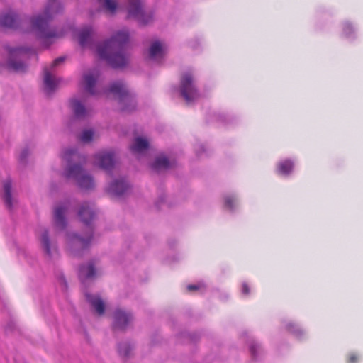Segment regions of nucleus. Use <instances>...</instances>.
<instances>
[{
    "label": "nucleus",
    "instance_id": "nucleus-1",
    "mask_svg": "<svg viewBox=\"0 0 363 363\" xmlns=\"http://www.w3.org/2000/svg\"><path fill=\"white\" fill-rule=\"evenodd\" d=\"M129 40L126 30L117 32L109 40L99 45L97 52L100 58L106 60L114 68L125 66L128 58L123 53V47Z\"/></svg>",
    "mask_w": 363,
    "mask_h": 363
},
{
    "label": "nucleus",
    "instance_id": "nucleus-2",
    "mask_svg": "<svg viewBox=\"0 0 363 363\" xmlns=\"http://www.w3.org/2000/svg\"><path fill=\"white\" fill-rule=\"evenodd\" d=\"M62 6L57 0H49L43 13V16H36L30 20L31 30L35 33L43 44L49 45L52 43V40L62 36V33L55 30H49L48 23L51 18L59 13Z\"/></svg>",
    "mask_w": 363,
    "mask_h": 363
},
{
    "label": "nucleus",
    "instance_id": "nucleus-3",
    "mask_svg": "<svg viewBox=\"0 0 363 363\" xmlns=\"http://www.w3.org/2000/svg\"><path fill=\"white\" fill-rule=\"evenodd\" d=\"M109 91L118 98L123 111H130L135 108V101L122 82L111 84Z\"/></svg>",
    "mask_w": 363,
    "mask_h": 363
},
{
    "label": "nucleus",
    "instance_id": "nucleus-4",
    "mask_svg": "<svg viewBox=\"0 0 363 363\" xmlns=\"http://www.w3.org/2000/svg\"><path fill=\"white\" fill-rule=\"evenodd\" d=\"M179 90L181 95L187 104L199 98V91L194 84V77L190 72L184 73L180 79Z\"/></svg>",
    "mask_w": 363,
    "mask_h": 363
},
{
    "label": "nucleus",
    "instance_id": "nucleus-5",
    "mask_svg": "<svg viewBox=\"0 0 363 363\" xmlns=\"http://www.w3.org/2000/svg\"><path fill=\"white\" fill-rule=\"evenodd\" d=\"M65 177L74 179L78 185L84 189H91L94 186L92 177L84 174L82 167L78 164L69 165L65 172Z\"/></svg>",
    "mask_w": 363,
    "mask_h": 363
},
{
    "label": "nucleus",
    "instance_id": "nucleus-6",
    "mask_svg": "<svg viewBox=\"0 0 363 363\" xmlns=\"http://www.w3.org/2000/svg\"><path fill=\"white\" fill-rule=\"evenodd\" d=\"M128 18L136 19L142 25H147L152 21V14L144 12L141 0H128Z\"/></svg>",
    "mask_w": 363,
    "mask_h": 363
},
{
    "label": "nucleus",
    "instance_id": "nucleus-7",
    "mask_svg": "<svg viewBox=\"0 0 363 363\" xmlns=\"http://www.w3.org/2000/svg\"><path fill=\"white\" fill-rule=\"evenodd\" d=\"M7 50L9 54V60L8 62L9 68L17 72H25L26 65L21 61H16L15 57L26 54L29 50L23 47L8 48Z\"/></svg>",
    "mask_w": 363,
    "mask_h": 363
},
{
    "label": "nucleus",
    "instance_id": "nucleus-8",
    "mask_svg": "<svg viewBox=\"0 0 363 363\" xmlns=\"http://www.w3.org/2000/svg\"><path fill=\"white\" fill-rule=\"evenodd\" d=\"M91 238V235H89L86 238H83L75 233L68 235L67 245L69 247L71 253L73 254V255H76L77 250L86 249L89 246Z\"/></svg>",
    "mask_w": 363,
    "mask_h": 363
},
{
    "label": "nucleus",
    "instance_id": "nucleus-9",
    "mask_svg": "<svg viewBox=\"0 0 363 363\" xmlns=\"http://www.w3.org/2000/svg\"><path fill=\"white\" fill-rule=\"evenodd\" d=\"M95 162L101 169L110 171L115 163V156L112 151L101 152L95 156Z\"/></svg>",
    "mask_w": 363,
    "mask_h": 363
},
{
    "label": "nucleus",
    "instance_id": "nucleus-10",
    "mask_svg": "<svg viewBox=\"0 0 363 363\" xmlns=\"http://www.w3.org/2000/svg\"><path fill=\"white\" fill-rule=\"evenodd\" d=\"M132 320L133 317L130 313L118 309L114 313L113 329L123 330Z\"/></svg>",
    "mask_w": 363,
    "mask_h": 363
},
{
    "label": "nucleus",
    "instance_id": "nucleus-11",
    "mask_svg": "<svg viewBox=\"0 0 363 363\" xmlns=\"http://www.w3.org/2000/svg\"><path fill=\"white\" fill-rule=\"evenodd\" d=\"M99 77V73L97 70H92L83 77V84L85 91L91 95L97 94L94 87Z\"/></svg>",
    "mask_w": 363,
    "mask_h": 363
},
{
    "label": "nucleus",
    "instance_id": "nucleus-12",
    "mask_svg": "<svg viewBox=\"0 0 363 363\" xmlns=\"http://www.w3.org/2000/svg\"><path fill=\"white\" fill-rule=\"evenodd\" d=\"M166 54V48L159 41H154L149 49V57L154 60H158L164 57Z\"/></svg>",
    "mask_w": 363,
    "mask_h": 363
},
{
    "label": "nucleus",
    "instance_id": "nucleus-13",
    "mask_svg": "<svg viewBox=\"0 0 363 363\" xmlns=\"http://www.w3.org/2000/svg\"><path fill=\"white\" fill-rule=\"evenodd\" d=\"M0 26L8 28H17L18 20L16 13L12 11L1 14L0 16Z\"/></svg>",
    "mask_w": 363,
    "mask_h": 363
},
{
    "label": "nucleus",
    "instance_id": "nucleus-14",
    "mask_svg": "<svg viewBox=\"0 0 363 363\" xmlns=\"http://www.w3.org/2000/svg\"><path fill=\"white\" fill-rule=\"evenodd\" d=\"M128 189V184L125 179L116 180L108 187V192L114 196L123 195Z\"/></svg>",
    "mask_w": 363,
    "mask_h": 363
},
{
    "label": "nucleus",
    "instance_id": "nucleus-15",
    "mask_svg": "<svg viewBox=\"0 0 363 363\" xmlns=\"http://www.w3.org/2000/svg\"><path fill=\"white\" fill-rule=\"evenodd\" d=\"M78 215L81 220L86 225H89L94 217V212L89 203H84L81 206Z\"/></svg>",
    "mask_w": 363,
    "mask_h": 363
},
{
    "label": "nucleus",
    "instance_id": "nucleus-16",
    "mask_svg": "<svg viewBox=\"0 0 363 363\" xmlns=\"http://www.w3.org/2000/svg\"><path fill=\"white\" fill-rule=\"evenodd\" d=\"M86 299L99 315L104 313L105 304L99 296L86 294Z\"/></svg>",
    "mask_w": 363,
    "mask_h": 363
},
{
    "label": "nucleus",
    "instance_id": "nucleus-17",
    "mask_svg": "<svg viewBox=\"0 0 363 363\" xmlns=\"http://www.w3.org/2000/svg\"><path fill=\"white\" fill-rule=\"evenodd\" d=\"M44 77L43 82L45 85V90L48 94L52 92L56 88L58 82L51 74L48 67H45L43 69Z\"/></svg>",
    "mask_w": 363,
    "mask_h": 363
},
{
    "label": "nucleus",
    "instance_id": "nucleus-18",
    "mask_svg": "<svg viewBox=\"0 0 363 363\" xmlns=\"http://www.w3.org/2000/svg\"><path fill=\"white\" fill-rule=\"evenodd\" d=\"M67 211V207L60 205L55 208L54 211L55 223L57 227L63 229L65 226L66 222L65 219V213Z\"/></svg>",
    "mask_w": 363,
    "mask_h": 363
},
{
    "label": "nucleus",
    "instance_id": "nucleus-19",
    "mask_svg": "<svg viewBox=\"0 0 363 363\" xmlns=\"http://www.w3.org/2000/svg\"><path fill=\"white\" fill-rule=\"evenodd\" d=\"M170 166L171 164L168 159L164 155H160L155 159L154 163L152 164V168L155 172H159L169 169Z\"/></svg>",
    "mask_w": 363,
    "mask_h": 363
},
{
    "label": "nucleus",
    "instance_id": "nucleus-20",
    "mask_svg": "<svg viewBox=\"0 0 363 363\" xmlns=\"http://www.w3.org/2000/svg\"><path fill=\"white\" fill-rule=\"evenodd\" d=\"M148 141L143 138L138 137L130 146V150L133 154H139L148 148Z\"/></svg>",
    "mask_w": 363,
    "mask_h": 363
},
{
    "label": "nucleus",
    "instance_id": "nucleus-21",
    "mask_svg": "<svg viewBox=\"0 0 363 363\" xmlns=\"http://www.w3.org/2000/svg\"><path fill=\"white\" fill-rule=\"evenodd\" d=\"M99 6L110 14H114L118 8L117 0H98Z\"/></svg>",
    "mask_w": 363,
    "mask_h": 363
},
{
    "label": "nucleus",
    "instance_id": "nucleus-22",
    "mask_svg": "<svg viewBox=\"0 0 363 363\" xmlns=\"http://www.w3.org/2000/svg\"><path fill=\"white\" fill-rule=\"evenodd\" d=\"M79 274L80 277L84 279H91L94 277L96 274L94 264L91 262L87 265L81 267Z\"/></svg>",
    "mask_w": 363,
    "mask_h": 363
},
{
    "label": "nucleus",
    "instance_id": "nucleus-23",
    "mask_svg": "<svg viewBox=\"0 0 363 363\" xmlns=\"http://www.w3.org/2000/svg\"><path fill=\"white\" fill-rule=\"evenodd\" d=\"M93 30L91 27H86L80 31L79 41L81 46L84 47L88 45Z\"/></svg>",
    "mask_w": 363,
    "mask_h": 363
},
{
    "label": "nucleus",
    "instance_id": "nucleus-24",
    "mask_svg": "<svg viewBox=\"0 0 363 363\" xmlns=\"http://www.w3.org/2000/svg\"><path fill=\"white\" fill-rule=\"evenodd\" d=\"M71 105L76 117L83 118L86 116V108L78 100H72Z\"/></svg>",
    "mask_w": 363,
    "mask_h": 363
},
{
    "label": "nucleus",
    "instance_id": "nucleus-25",
    "mask_svg": "<svg viewBox=\"0 0 363 363\" xmlns=\"http://www.w3.org/2000/svg\"><path fill=\"white\" fill-rule=\"evenodd\" d=\"M294 164L289 160L280 162L277 165L278 172L281 174L288 175L293 169Z\"/></svg>",
    "mask_w": 363,
    "mask_h": 363
},
{
    "label": "nucleus",
    "instance_id": "nucleus-26",
    "mask_svg": "<svg viewBox=\"0 0 363 363\" xmlns=\"http://www.w3.org/2000/svg\"><path fill=\"white\" fill-rule=\"evenodd\" d=\"M4 201L9 208L12 207L11 198V183L10 181H6L4 184Z\"/></svg>",
    "mask_w": 363,
    "mask_h": 363
},
{
    "label": "nucleus",
    "instance_id": "nucleus-27",
    "mask_svg": "<svg viewBox=\"0 0 363 363\" xmlns=\"http://www.w3.org/2000/svg\"><path fill=\"white\" fill-rule=\"evenodd\" d=\"M94 136V133L91 129L84 130L79 136V140L84 143H88L93 140Z\"/></svg>",
    "mask_w": 363,
    "mask_h": 363
},
{
    "label": "nucleus",
    "instance_id": "nucleus-28",
    "mask_svg": "<svg viewBox=\"0 0 363 363\" xmlns=\"http://www.w3.org/2000/svg\"><path fill=\"white\" fill-rule=\"evenodd\" d=\"M41 243L42 245L46 252V254L49 256L51 255V250H50V240L48 238V233L47 231H45L42 236H41Z\"/></svg>",
    "mask_w": 363,
    "mask_h": 363
},
{
    "label": "nucleus",
    "instance_id": "nucleus-29",
    "mask_svg": "<svg viewBox=\"0 0 363 363\" xmlns=\"http://www.w3.org/2000/svg\"><path fill=\"white\" fill-rule=\"evenodd\" d=\"M131 350V346L128 343L120 345L118 347L119 354L124 357L129 356Z\"/></svg>",
    "mask_w": 363,
    "mask_h": 363
},
{
    "label": "nucleus",
    "instance_id": "nucleus-30",
    "mask_svg": "<svg viewBox=\"0 0 363 363\" xmlns=\"http://www.w3.org/2000/svg\"><path fill=\"white\" fill-rule=\"evenodd\" d=\"M76 156H77V152L72 149L65 150L63 154V158L66 160L67 162H70L71 157Z\"/></svg>",
    "mask_w": 363,
    "mask_h": 363
},
{
    "label": "nucleus",
    "instance_id": "nucleus-31",
    "mask_svg": "<svg viewBox=\"0 0 363 363\" xmlns=\"http://www.w3.org/2000/svg\"><path fill=\"white\" fill-rule=\"evenodd\" d=\"M234 202L235 199L233 197L228 196L225 199V205L228 208H232L233 207Z\"/></svg>",
    "mask_w": 363,
    "mask_h": 363
},
{
    "label": "nucleus",
    "instance_id": "nucleus-32",
    "mask_svg": "<svg viewBox=\"0 0 363 363\" xmlns=\"http://www.w3.org/2000/svg\"><path fill=\"white\" fill-rule=\"evenodd\" d=\"M64 60H65V58L62 57L55 59L51 64L50 69H52L53 67L57 66L60 63H62V62H64Z\"/></svg>",
    "mask_w": 363,
    "mask_h": 363
},
{
    "label": "nucleus",
    "instance_id": "nucleus-33",
    "mask_svg": "<svg viewBox=\"0 0 363 363\" xmlns=\"http://www.w3.org/2000/svg\"><path fill=\"white\" fill-rule=\"evenodd\" d=\"M358 362V356L355 354H350L348 356V363H357Z\"/></svg>",
    "mask_w": 363,
    "mask_h": 363
},
{
    "label": "nucleus",
    "instance_id": "nucleus-34",
    "mask_svg": "<svg viewBox=\"0 0 363 363\" xmlns=\"http://www.w3.org/2000/svg\"><path fill=\"white\" fill-rule=\"evenodd\" d=\"M199 289V286H198V285L190 284V285L187 286V290L189 291H196V290H198Z\"/></svg>",
    "mask_w": 363,
    "mask_h": 363
},
{
    "label": "nucleus",
    "instance_id": "nucleus-35",
    "mask_svg": "<svg viewBox=\"0 0 363 363\" xmlns=\"http://www.w3.org/2000/svg\"><path fill=\"white\" fill-rule=\"evenodd\" d=\"M242 293L245 295H247L250 293V288L245 283L242 284Z\"/></svg>",
    "mask_w": 363,
    "mask_h": 363
},
{
    "label": "nucleus",
    "instance_id": "nucleus-36",
    "mask_svg": "<svg viewBox=\"0 0 363 363\" xmlns=\"http://www.w3.org/2000/svg\"><path fill=\"white\" fill-rule=\"evenodd\" d=\"M258 346L257 345H255V344H252L251 346H250V352H251V354L253 357L255 356V351H256V349Z\"/></svg>",
    "mask_w": 363,
    "mask_h": 363
}]
</instances>
